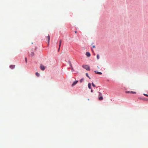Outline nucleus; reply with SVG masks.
<instances>
[{
    "label": "nucleus",
    "mask_w": 148,
    "mask_h": 148,
    "mask_svg": "<svg viewBox=\"0 0 148 148\" xmlns=\"http://www.w3.org/2000/svg\"><path fill=\"white\" fill-rule=\"evenodd\" d=\"M82 67L87 71H90V68L89 66L87 65H83L82 66Z\"/></svg>",
    "instance_id": "f257e3e1"
},
{
    "label": "nucleus",
    "mask_w": 148,
    "mask_h": 148,
    "mask_svg": "<svg viewBox=\"0 0 148 148\" xmlns=\"http://www.w3.org/2000/svg\"><path fill=\"white\" fill-rule=\"evenodd\" d=\"M99 100H101L103 99V97L102 96V94L100 92H99Z\"/></svg>",
    "instance_id": "f03ea898"
},
{
    "label": "nucleus",
    "mask_w": 148,
    "mask_h": 148,
    "mask_svg": "<svg viewBox=\"0 0 148 148\" xmlns=\"http://www.w3.org/2000/svg\"><path fill=\"white\" fill-rule=\"evenodd\" d=\"M46 39L48 40V45H49V43L50 40V36L49 35H48V36L46 37Z\"/></svg>",
    "instance_id": "7ed1b4c3"
},
{
    "label": "nucleus",
    "mask_w": 148,
    "mask_h": 148,
    "mask_svg": "<svg viewBox=\"0 0 148 148\" xmlns=\"http://www.w3.org/2000/svg\"><path fill=\"white\" fill-rule=\"evenodd\" d=\"M40 68L41 69L42 71L44 70L45 69V67L42 64L40 65Z\"/></svg>",
    "instance_id": "20e7f679"
},
{
    "label": "nucleus",
    "mask_w": 148,
    "mask_h": 148,
    "mask_svg": "<svg viewBox=\"0 0 148 148\" xmlns=\"http://www.w3.org/2000/svg\"><path fill=\"white\" fill-rule=\"evenodd\" d=\"M86 55L88 57H89L90 56V54L88 52H87L86 53Z\"/></svg>",
    "instance_id": "39448f33"
},
{
    "label": "nucleus",
    "mask_w": 148,
    "mask_h": 148,
    "mask_svg": "<svg viewBox=\"0 0 148 148\" xmlns=\"http://www.w3.org/2000/svg\"><path fill=\"white\" fill-rule=\"evenodd\" d=\"M78 82L77 81H75L73 82V83L72 84V86H73L75 85Z\"/></svg>",
    "instance_id": "423d86ee"
},
{
    "label": "nucleus",
    "mask_w": 148,
    "mask_h": 148,
    "mask_svg": "<svg viewBox=\"0 0 148 148\" xmlns=\"http://www.w3.org/2000/svg\"><path fill=\"white\" fill-rule=\"evenodd\" d=\"M15 65H11L10 66V67L11 69H13L15 68Z\"/></svg>",
    "instance_id": "0eeeda50"
},
{
    "label": "nucleus",
    "mask_w": 148,
    "mask_h": 148,
    "mask_svg": "<svg viewBox=\"0 0 148 148\" xmlns=\"http://www.w3.org/2000/svg\"><path fill=\"white\" fill-rule=\"evenodd\" d=\"M94 72H95V73H96V74H99V75H101L102 74V73H101V72H98V71H94Z\"/></svg>",
    "instance_id": "6e6552de"
},
{
    "label": "nucleus",
    "mask_w": 148,
    "mask_h": 148,
    "mask_svg": "<svg viewBox=\"0 0 148 148\" xmlns=\"http://www.w3.org/2000/svg\"><path fill=\"white\" fill-rule=\"evenodd\" d=\"M61 42H62V40H61L60 41L59 47V49H58V51H59V49H60V46H61Z\"/></svg>",
    "instance_id": "1a4fd4ad"
},
{
    "label": "nucleus",
    "mask_w": 148,
    "mask_h": 148,
    "mask_svg": "<svg viewBox=\"0 0 148 148\" xmlns=\"http://www.w3.org/2000/svg\"><path fill=\"white\" fill-rule=\"evenodd\" d=\"M88 87L90 89H91V84L90 83H88Z\"/></svg>",
    "instance_id": "9d476101"
},
{
    "label": "nucleus",
    "mask_w": 148,
    "mask_h": 148,
    "mask_svg": "<svg viewBox=\"0 0 148 148\" xmlns=\"http://www.w3.org/2000/svg\"><path fill=\"white\" fill-rule=\"evenodd\" d=\"M70 65L71 68V70L73 71V68L72 66V65H71V62H70Z\"/></svg>",
    "instance_id": "9b49d317"
},
{
    "label": "nucleus",
    "mask_w": 148,
    "mask_h": 148,
    "mask_svg": "<svg viewBox=\"0 0 148 148\" xmlns=\"http://www.w3.org/2000/svg\"><path fill=\"white\" fill-rule=\"evenodd\" d=\"M36 75L38 76V77L40 75V74L38 73V72H36Z\"/></svg>",
    "instance_id": "f8f14e48"
},
{
    "label": "nucleus",
    "mask_w": 148,
    "mask_h": 148,
    "mask_svg": "<svg viewBox=\"0 0 148 148\" xmlns=\"http://www.w3.org/2000/svg\"><path fill=\"white\" fill-rule=\"evenodd\" d=\"M86 76L87 77H88L89 79H90V77L88 76V74L87 73H86Z\"/></svg>",
    "instance_id": "ddd939ff"
},
{
    "label": "nucleus",
    "mask_w": 148,
    "mask_h": 148,
    "mask_svg": "<svg viewBox=\"0 0 148 148\" xmlns=\"http://www.w3.org/2000/svg\"><path fill=\"white\" fill-rule=\"evenodd\" d=\"M99 58V54H97V58L98 60Z\"/></svg>",
    "instance_id": "4468645a"
},
{
    "label": "nucleus",
    "mask_w": 148,
    "mask_h": 148,
    "mask_svg": "<svg viewBox=\"0 0 148 148\" xmlns=\"http://www.w3.org/2000/svg\"><path fill=\"white\" fill-rule=\"evenodd\" d=\"M83 80H84V79H83V78H82V79H81L80 80V83L82 82H83Z\"/></svg>",
    "instance_id": "2eb2a0df"
},
{
    "label": "nucleus",
    "mask_w": 148,
    "mask_h": 148,
    "mask_svg": "<svg viewBox=\"0 0 148 148\" xmlns=\"http://www.w3.org/2000/svg\"><path fill=\"white\" fill-rule=\"evenodd\" d=\"M92 86L93 87H95V85L93 83V82H92Z\"/></svg>",
    "instance_id": "dca6fc26"
},
{
    "label": "nucleus",
    "mask_w": 148,
    "mask_h": 148,
    "mask_svg": "<svg viewBox=\"0 0 148 148\" xmlns=\"http://www.w3.org/2000/svg\"><path fill=\"white\" fill-rule=\"evenodd\" d=\"M130 93H133V94H136V92H133V91H131Z\"/></svg>",
    "instance_id": "f3484780"
},
{
    "label": "nucleus",
    "mask_w": 148,
    "mask_h": 148,
    "mask_svg": "<svg viewBox=\"0 0 148 148\" xmlns=\"http://www.w3.org/2000/svg\"><path fill=\"white\" fill-rule=\"evenodd\" d=\"M32 56H33L34 55V54L33 52H32L31 54Z\"/></svg>",
    "instance_id": "a211bd4d"
},
{
    "label": "nucleus",
    "mask_w": 148,
    "mask_h": 148,
    "mask_svg": "<svg viewBox=\"0 0 148 148\" xmlns=\"http://www.w3.org/2000/svg\"><path fill=\"white\" fill-rule=\"evenodd\" d=\"M25 60L26 62L27 63V58H25Z\"/></svg>",
    "instance_id": "6ab92c4d"
},
{
    "label": "nucleus",
    "mask_w": 148,
    "mask_h": 148,
    "mask_svg": "<svg viewBox=\"0 0 148 148\" xmlns=\"http://www.w3.org/2000/svg\"><path fill=\"white\" fill-rule=\"evenodd\" d=\"M144 95L145 96H147V97H148V95H147V94H144Z\"/></svg>",
    "instance_id": "aec40b11"
},
{
    "label": "nucleus",
    "mask_w": 148,
    "mask_h": 148,
    "mask_svg": "<svg viewBox=\"0 0 148 148\" xmlns=\"http://www.w3.org/2000/svg\"><path fill=\"white\" fill-rule=\"evenodd\" d=\"M126 92L127 93H129L130 92V91H126Z\"/></svg>",
    "instance_id": "412c9836"
},
{
    "label": "nucleus",
    "mask_w": 148,
    "mask_h": 148,
    "mask_svg": "<svg viewBox=\"0 0 148 148\" xmlns=\"http://www.w3.org/2000/svg\"><path fill=\"white\" fill-rule=\"evenodd\" d=\"M95 46H93V47H92V48H95Z\"/></svg>",
    "instance_id": "4be33fe9"
},
{
    "label": "nucleus",
    "mask_w": 148,
    "mask_h": 148,
    "mask_svg": "<svg viewBox=\"0 0 148 148\" xmlns=\"http://www.w3.org/2000/svg\"><path fill=\"white\" fill-rule=\"evenodd\" d=\"M91 92H93V90H92V89H91Z\"/></svg>",
    "instance_id": "5701e85b"
},
{
    "label": "nucleus",
    "mask_w": 148,
    "mask_h": 148,
    "mask_svg": "<svg viewBox=\"0 0 148 148\" xmlns=\"http://www.w3.org/2000/svg\"><path fill=\"white\" fill-rule=\"evenodd\" d=\"M77 31H75V33H77Z\"/></svg>",
    "instance_id": "b1692460"
},
{
    "label": "nucleus",
    "mask_w": 148,
    "mask_h": 148,
    "mask_svg": "<svg viewBox=\"0 0 148 148\" xmlns=\"http://www.w3.org/2000/svg\"><path fill=\"white\" fill-rule=\"evenodd\" d=\"M97 68H98V69H99V66H97Z\"/></svg>",
    "instance_id": "393cba45"
}]
</instances>
